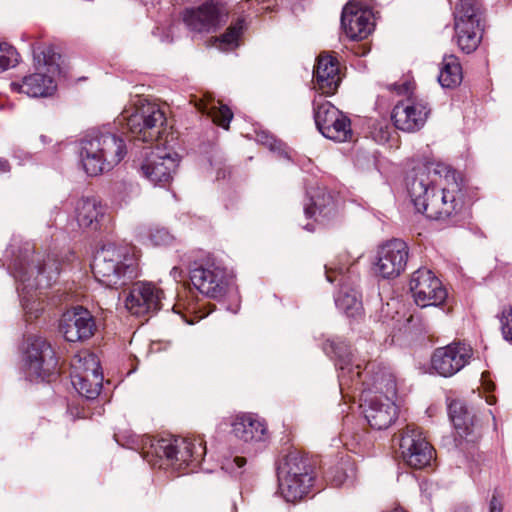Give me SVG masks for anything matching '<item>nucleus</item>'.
<instances>
[{"label":"nucleus","instance_id":"f257e3e1","mask_svg":"<svg viewBox=\"0 0 512 512\" xmlns=\"http://www.w3.org/2000/svg\"><path fill=\"white\" fill-rule=\"evenodd\" d=\"M407 192L419 213L450 226L465 223V185L459 172L450 166L427 161L417 165L406 178Z\"/></svg>","mask_w":512,"mask_h":512},{"label":"nucleus","instance_id":"f03ea898","mask_svg":"<svg viewBox=\"0 0 512 512\" xmlns=\"http://www.w3.org/2000/svg\"><path fill=\"white\" fill-rule=\"evenodd\" d=\"M13 278L20 282L17 291L26 321L37 319L44 310L37 290L49 288L59 277L61 263L55 253H40L26 243L19 248L9 267Z\"/></svg>","mask_w":512,"mask_h":512},{"label":"nucleus","instance_id":"7ed1b4c3","mask_svg":"<svg viewBox=\"0 0 512 512\" xmlns=\"http://www.w3.org/2000/svg\"><path fill=\"white\" fill-rule=\"evenodd\" d=\"M126 154L124 138L110 127L89 130L79 140L80 162L89 176H98L112 170Z\"/></svg>","mask_w":512,"mask_h":512},{"label":"nucleus","instance_id":"20e7f679","mask_svg":"<svg viewBox=\"0 0 512 512\" xmlns=\"http://www.w3.org/2000/svg\"><path fill=\"white\" fill-rule=\"evenodd\" d=\"M93 274L102 285L120 289L140 276L138 258L130 246L109 243L94 256Z\"/></svg>","mask_w":512,"mask_h":512},{"label":"nucleus","instance_id":"39448f33","mask_svg":"<svg viewBox=\"0 0 512 512\" xmlns=\"http://www.w3.org/2000/svg\"><path fill=\"white\" fill-rule=\"evenodd\" d=\"M141 450L142 457L153 466L165 459L167 464H178L179 468H182V465L197 467L206 454L202 440L182 437L146 436L142 439Z\"/></svg>","mask_w":512,"mask_h":512},{"label":"nucleus","instance_id":"423d86ee","mask_svg":"<svg viewBox=\"0 0 512 512\" xmlns=\"http://www.w3.org/2000/svg\"><path fill=\"white\" fill-rule=\"evenodd\" d=\"M279 490L287 502L300 500L315 480L312 460L298 451L289 452L277 467Z\"/></svg>","mask_w":512,"mask_h":512},{"label":"nucleus","instance_id":"0eeeda50","mask_svg":"<svg viewBox=\"0 0 512 512\" xmlns=\"http://www.w3.org/2000/svg\"><path fill=\"white\" fill-rule=\"evenodd\" d=\"M60 59L61 55L52 46L45 47L40 52L34 51L37 71L25 76L21 83L12 82V90L34 98L53 95L57 88L55 76L61 73Z\"/></svg>","mask_w":512,"mask_h":512},{"label":"nucleus","instance_id":"6e6552de","mask_svg":"<svg viewBox=\"0 0 512 512\" xmlns=\"http://www.w3.org/2000/svg\"><path fill=\"white\" fill-rule=\"evenodd\" d=\"M120 122H125L135 139L153 143L162 139L166 117L158 105L140 101V104L122 113Z\"/></svg>","mask_w":512,"mask_h":512},{"label":"nucleus","instance_id":"1a4fd4ad","mask_svg":"<svg viewBox=\"0 0 512 512\" xmlns=\"http://www.w3.org/2000/svg\"><path fill=\"white\" fill-rule=\"evenodd\" d=\"M24 361L26 376L30 381L49 382L57 374L58 357L51 343L44 337H27Z\"/></svg>","mask_w":512,"mask_h":512},{"label":"nucleus","instance_id":"9d476101","mask_svg":"<svg viewBox=\"0 0 512 512\" xmlns=\"http://www.w3.org/2000/svg\"><path fill=\"white\" fill-rule=\"evenodd\" d=\"M354 380L350 381L348 388L360 390L362 396L367 393L386 398H394L396 396L397 387L394 375L390 370L382 364L373 361L361 368V377L354 376Z\"/></svg>","mask_w":512,"mask_h":512},{"label":"nucleus","instance_id":"9b49d317","mask_svg":"<svg viewBox=\"0 0 512 512\" xmlns=\"http://www.w3.org/2000/svg\"><path fill=\"white\" fill-rule=\"evenodd\" d=\"M149 151L141 163L143 176L154 185L166 186L173 179V174L179 163L177 153L167 152L159 145L147 147Z\"/></svg>","mask_w":512,"mask_h":512},{"label":"nucleus","instance_id":"f8f14e48","mask_svg":"<svg viewBox=\"0 0 512 512\" xmlns=\"http://www.w3.org/2000/svg\"><path fill=\"white\" fill-rule=\"evenodd\" d=\"M314 120L319 132L327 139L345 142L351 139V120L330 102L314 104Z\"/></svg>","mask_w":512,"mask_h":512},{"label":"nucleus","instance_id":"ddd939ff","mask_svg":"<svg viewBox=\"0 0 512 512\" xmlns=\"http://www.w3.org/2000/svg\"><path fill=\"white\" fill-rule=\"evenodd\" d=\"M448 415L456 430L457 436L455 438L456 446L464 450L465 443L474 445L481 437V430L478 423V418L473 408L462 400H453L448 405Z\"/></svg>","mask_w":512,"mask_h":512},{"label":"nucleus","instance_id":"4468645a","mask_svg":"<svg viewBox=\"0 0 512 512\" xmlns=\"http://www.w3.org/2000/svg\"><path fill=\"white\" fill-rule=\"evenodd\" d=\"M401 457L406 465L414 469H423L430 465L433 448L423 437L422 431L415 425H407L400 438Z\"/></svg>","mask_w":512,"mask_h":512},{"label":"nucleus","instance_id":"2eb2a0df","mask_svg":"<svg viewBox=\"0 0 512 512\" xmlns=\"http://www.w3.org/2000/svg\"><path fill=\"white\" fill-rule=\"evenodd\" d=\"M409 286L415 303L422 308L442 305L447 298L441 281L426 268H419L412 274Z\"/></svg>","mask_w":512,"mask_h":512},{"label":"nucleus","instance_id":"dca6fc26","mask_svg":"<svg viewBox=\"0 0 512 512\" xmlns=\"http://www.w3.org/2000/svg\"><path fill=\"white\" fill-rule=\"evenodd\" d=\"M190 280L194 287L203 295L219 299L228 287L226 271L214 263L195 262L189 271Z\"/></svg>","mask_w":512,"mask_h":512},{"label":"nucleus","instance_id":"f3484780","mask_svg":"<svg viewBox=\"0 0 512 512\" xmlns=\"http://www.w3.org/2000/svg\"><path fill=\"white\" fill-rule=\"evenodd\" d=\"M409 255L407 243L393 239L382 245L377 252L374 271L384 279L398 277L406 268Z\"/></svg>","mask_w":512,"mask_h":512},{"label":"nucleus","instance_id":"a211bd4d","mask_svg":"<svg viewBox=\"0 0 512 512\" xmlns=\"http://www.w3.org/2000/svg\"><path fill=\"white\" fill-rule=\"evenodd\" d=\"M472 348L461 342H453L434 350L431 357L432 369L442 377H451L463 369L472 358Z\"/></svg>","mask_w":512,"mask_h":512},{"label":"nucleus","instance_id":"6ab92c4d","mask_svg":"<svg viewBox=\"0 0 512 512\" xmlns=\"http://www.w3.org/2000/svg\"><path fill=\"white\" fill-rule=\"evenodd\" d=\"M323 351L334 360L338 368L339 387L343 393L345 387L350 386L354 376L361 377V365L352 362L351 346L343 338L334 336L323 343Z\"/></svg>","mask_w":512,"mask_h":512},{"label":"nucleus","instance_id":"aec40b11","mask_svg":"<svg viewBox=\"0 0 512 512\" xmlns=\"http://www.w3.org/2000/svg\"><path fill=\"white\" fill-rule=\"evenodd\" d=\"M163 291L153 283L135 282L126 298L125 307L136 316H145L162 309Z\"/></svg>","mask_w":512,"mask_h":512},{"label":"nucleus","instance_id":"412c9836","mask_svg":"<svg viewBox=\"0 0 512 512\" xmlns=\"http://www.w3.org/2000/svg\"><path fill=\"white\" fill-rule=\"evenodd\" d=\"M97 329L94 316L82 306L74 307L62 314L59 331L68 342H83L90 339Z\"/></svg>","mask_w":512,"mask_h":512},{"label":"nucleus","instance_id":"4be33fe9","mask_svg":"<svg viewBox=\"0 0 512 512\" xmlns=\"http://www.w3.org/2000/svg\"><path fill=\"white\" fill-rule=\"evenodd\" d=\"M429 113L427 102L407 99L394 106L391 119L395 128L404 132H415L424 126Z\"/></svg>","mask_w":512,"mask_h":512},{"label":"nucleus","instance_id":"5701e85b","mask_svg":"<svg viewBox=\"0 0 512 512\" xmlns=\"http://www.w3.org/2000/svg\"><path fill=\"white\" fill-rule=\"evenodd\" d=\"M364 417L371 428L384 430L397 419V407L393 398H386L367 393L362 396Z\"/></svg>","mask_w":512,"mask_h":512},{"label":"nucleus","instance_id":"b1692460","mask_svg":"<svg viewBox=\"0 0 512 512\" xmlns=\"http://www.w3.org/2000/svg\"><path fill=\"white\" fill-rule=\"evenodd\" d=\"M226 15L218 3L207 1L197 8H188L183 13L186 26L196 32L215 31Z\"/></svg>","mask_w":512,"mask_h":512},{"label":"nucleus","instance_id":"393cba45","mask_svg":"<svg viewBox=\"0 0 512 512\" xmlns=\"http://www.w3.org/2000/svg\"><path fill=\"white\" fill-rule=\"evenodd\" d=\"M75 210L78 225L90 231L101 230L108 219L106 206L96 197L80 198Z\"/></svg>","mask_w":512,"mask_h":512},{"label":"nucleus","instance_id":"a878e982","mask_svg":"<svg viewBox=\"0 0 512 512\" xmlns=\"http://www.w3.org/2000/svg\"><path fill=\"white\" fill-rule=\"evenodd\" d=\"M313 75L322 94L333 95L341 82L337 58L329 54H320Z\"/></svg>","mask_w":512,"mask_h":512},{"label":"nucleus","instance_id":"bb28decb","mask_svg":"<svg viewBox=\"0 0 512 512\" xmlns=\"http://www.w3.org/2000/svg\"><path fill=\"white\" fill-rule=\"evenodd\" d=\"M341 27L351 40H362L370 32V21L366 12L354 6L351 2L346 4L341 14Z\"/></svg>","mask_w":512,"mask_h":512},{"label":"nucleus","instance_id":"cd10ccee","mask_svg":"<svg viewBox=\"0 0 512 512\" xmlns=\"http://www.w3.org/2000/svg\"><path fill=\"white\" fill-rule=\"evenodd\" d=\"M326 279L330 283L338 281L341 286V290L335 298V304L337 308L342 310L347 316H354V310H357L360 303L358 302L356 295L350 294L345 290L347 284L346 279L348 276L344 273L342 267H336L332 264L325 265Z\"/></svg>","mask_w":512,"mask_h":512},{"label":"nucleus","instance_id":"c85d7f7f","mask_svg":"<svg viewBox=\"0 0 512 512\" xmlns=\"http://www.w3.org/2000/svg\"><path fill=\"white\" fill-rule=\"evenodd\" d=\"M231 426L235 437L244 442L264 440L267 430L265 423L257 415L251 413L237 415Z\"/></svg>","mask_w":512,"mask_h":512},{"label":"nucleus","instance_id":"c756f323","mask_svg":"<svg viewBox=\"0 0 512 512\" xmlns=\"http://www.w3.org/2000/svg\"><path fill=\"white\" fill-rule=\"evenodd\" d=\"M94 361V358H92ZM92 369H85L72 376V384L76 391L87 400H95L102 389L103 375L99 371V363L93 362Z\"/></svg>","mask_w":512,"mask_h":512},{"label":"nucleus","instance_id":"7c9ffc66","mask_svg":"<svg viewBox=\"0 0 512 512\" xmlns=\"http://www.w3.org/2000/svg\"><path fill=\"white\" fill-rule=\"evenodd\" d=\"M454 30V39L463 53L470 54L477 49L482 39V24L454 21Z\"/></svg>","mask_w":512,"mask_h":512},{"label":"nucleus","instance_id":"2f4dec72","mask_svg":"<svg viewBox=\"0 0 512 512\" xmlns=\"http://www.w3.org/2000/svg\"><path fill=\"white\" fill-rule=\"evenodd\" d=\"M309 203L304 206L306 218L310 219L319 215L329 219L335 214V203L330 193L318 189L315 194L309 197Z\"/></svg>","mask_w":512,"mask_h":512},{"label":"nucleus","instance_id":"473e14b6","mask_svg":"<svg viewBox=\"0 0 512 512\" xmlns=\"http://www.w3.org/2000/svg\"><path fill=\"white\" fill-rule=\"evenodd\" d=\"M462 66L457 56L453 54L444 55L438 82L443 88L453 89L462 82Z\"/></svg>","mask_w":512,"mask_h":512},{"label":"nucleus","instance_id":"72a5a7b5","mask_svg":"<svg viewBox=\"0 0 512 512\" xmlns=\"http://www.w3.org/2000/svg\"><path fill=\"white\" fill-rule=\"evenodd\" d=\"M483 13L482 0H459L454 10V21L482 24Z\"/></svg>","mask_w":512,"mask_h":512},{"label":"nucleus","instance_id":"f704fd0d","mask_svg":"<svg viewBox=\"0 0 512 512\" xmlns=\"http://www.w3.org/2000/svg\"><path fill=\"white\" fill-rule=\"evenodd\" d=\"M243 31V20L238 19L231 24L220 37L221 48L228 50L238 46V40Z\"/></svg>","mask_w":512,"mask_h":512},{"label":"nucleus","instance_id":"c9c22d12","mask_svg":"<svg viewBox=\"0 0 512 512\" xmlns=\"http://www.w3.org/2000/svg\"><path fill=\"white\" fill-rule=\"evenodd\" d=\"M202 112L212 116L213 121L223 127L224 129L229 128L230 121L233 118V112L226 105H220L219 107L213 105L211 107L204 106L201 108Z\"/></svg>","mask_w":512,"mask_h":512},{"label":"nucleus","instance_id":"e433bc0d","mask_svg":"<svg viewBox=\"0 0 512 512\" xmlns=\"http://www.w3.org/2000/svg\"><path fill=\"white\" fill-rule=\"evenodd\" d=\"M19 53L8 43H0V72L15 67L19 62Z\"/></svg>","mask_w":512,"mask_h":512},{"label":"nucleus","instance_id":"4c0bfd02","mask_svg":"<svg viewBox=\"0 0 512 512\" xmlns=\"http://www.w3.org/2000/svg\"><path fill=\"white\" fill-rule=\"evenodd\" d=\"M499 319L504 339L512 342V306H505L502 309Z\"/></svg>","mask_w":512,"mask_h":512},{"label":"nucleus","instance_id":"58836bf2","mask_svg":"<svg viewBox=\"0 0 512 512\" xmlns=\"http://www.w3.org/2000/svg\"><path fill=\"white\" fill-rule=\"evenodd\" d=\"M149 239L154 246H165L172 242L173 236L165 228H157L150 232Z\"/></svg>","mask_w":512,"mask_h":512},{"label":"nucleus","instance_id":"ea45409f","mask_svg":"<svg viewBox=\"0 0 512 512\" xmlns=\"http://www.w3.org/2000/svg\"><path fill=\"white\" fill-rule=\"evenodd\" d=\"M262 141L272 150V151H277L279 152V154L286 158V159H290V156L288 154V152L285 150V145L282 141L280 140H277L276 138H274L273 136H269V135H265V136H262Z\"/></svg>","mask_w":512,"mask_h":512},{"label":"nucleus","instance_id":"a19ab883","mask_svg":"<svg viewBox=\"0 0 512 512\" xmlns=\"http://www.w3.org/2000/svg\"><path fill=\"white\" fill-rule=\"evenodd\" d=\"M246 465L244 457L236 456L231 460H227L224 468L235 476L242 474V468Z\"/></svg>","mask_w":512,"mask_h":512},{"label":"nucleus","instance_id":"79ce46f5","mask_svg":"<svg viewBox=\"0 0 512 512\" xmlns=\"http://www.w3.org/2000/svg\"><path fill=\"white\" fill-rule=\"evenodd\" d=\"M390 129L387 125L377 124L372 131L373 139L380 144H384L390 139Z\"/></svg>","mask_w":512,"mask_h":512},{"label":"nucleus","instance_id":"37998d69","mask_svg":"<svg viewBox=\"0 0 512 512\" xmlns=\"http://www.w3.org/2000/svg\"><path fill=\"white\" fill-rule=\"evenodd\" d=\"M211 166L216 171V179H225L227 176L231 174V168L226 165L225 161L219 160V161H213L211 160Z\"/></svg>","mask_w":512,"mask_h":512},{"label":"nucleus","instance_id":"c03bdc74","mask_svg":"<svg viewBox=\"0 0 512 512\" xmlns=\"http://www.w3.org/2000/svg\"><path fill=\"white\" fill-rule=\"evenodd\" d=\"M503 506L501 501L497 497V491L495 490L489 504V512H502Z\"/></svg>","mask_w":512,"mask_h":512},{"label":"nucleus","instance_id":"a18cd8bd","mask_svg":"<svg viewBox=\"0 0 512 512\" xmlns=\"http://www.w3.org/2000/svg\"><path fill=\"white\" fill-rule=\"evenodd\" d=\"M389 89L395 91L398 95L406 94L409 90V83L404 82L402 84L394 83L389 86Z\"/></svg>","mask_w":512,"mask_h":512},{"label":"nucleus","instance_id":"49530a36","mask_svg":"<svg viewBox=\"0 0 512 512\" xmlns=\"http://www.w3.org/2000/svg\"><path fill=\"white\" fill-rule=\"evenodd\" d=\"M11 169L10 163L7 159L0 158V173L9 172Z\"/></svg>","mask_w":512,"mask_h":512},{"label":"nucleus","instance_id":"de8ad7c7","mask_svg":"<svg viewBox=\"0 0 512 512\" xmlns=\"http://www.w3.org/2000/svg\"><path fill=\"white\" fill-rule=\"evenodd\" d=\"M170 274L176 281L178 278H182V270L176 266L171 269Z\"/></svg>","mask_w":512,"mask_h":512},{"label":"nucleus","instance_id":"09e8293b","mask_svg":"<svg viewBox=\"0 0 512 512\" xmlns=\"http://www.w3.org/2000/svg\"><path fill=\"white\" fill-rule=\"evenodd\" d=\"M453 512H471L470 508L466 505H458L454 508Z\"/></svg>","mask_w":512,"mask_h":512},{"label":"nucleus","instance_id":"8fccbe9b","mask_svg":"<svg viewBox=\"0 0 512 512\" xmlns=\"http://www.w3.org/2000/svg\"><path fill=\"white\" fill-rule=\"evenodd\" d=\"M40 140L42 141L43 144L51 143V139L49 137H47L46 135H41Z\"/></svg>","mask_w":512,"mask_h":512},{"label":"nucleus","instance_id":"3c124183","mask_svg":"<svg viewBox=\"0 0 512 512\" xmlns=\"http://www.w3.org/2000/svg\"><path fill=\"white\" fill-rule=\"evenodd\" d=\"M303 228L305 230L309 231V232H313L314 231V225L312 223L306 224Z\"/></svg>","mask_w":512,"mask_h":512},{"label":"nucleus","instance_id":"603ef678","mask_svg":"<svg viewBox=\"0 0 512 512\" xmlns=\"http://www.w3.org/2000/svg\"><path fill=\"white\" fill-rule=\"evenodd\" d=\"M407 324L410 325L413 321H414V315H410L408 318H407Z\"/></svg>","mask_w":512,"mask_h":512},{"label":"nucleus","instance_id":"864d4df0","mask_svg":"<svg viewBox=\"0 0 512 512\" xmlns=\"http://www.w3.org/2000/svg\"><path fill=\"white\" fill-rule=\"evenodd\" d=\"M391 512H406L403 508H395Z\"/></svg>","mask_w":512,"mask_h":512},{"label":"nucleus","instance_id":"5fc2aeb1","mask_svg":"<svg viewBox=\"0 0 512 512\" xmlns=\"http://www.w3.org/2000/svg\"><path fill=\"white\" fill-rule=\"evenodd\" d=\"M178 306H179V304H174V305L172 306V309L174 310V312L179 313V311L177 310Z\"/></svg>","mask_w":512,"mask_h":512}]
</instances>
